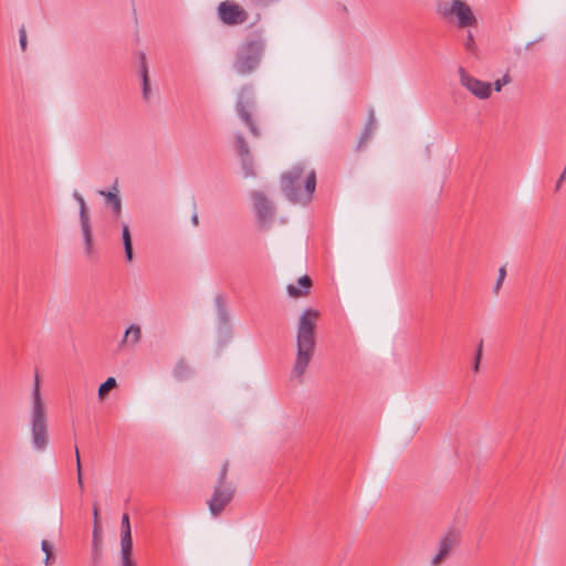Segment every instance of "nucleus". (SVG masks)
Instances as JSON below:
<instances>
[{"label": "nucleus", "mask_w": 566, "mask_h": 566, "mask_svg": "<svg viewBox=\"0 0 566 566\" xmlns=\"http://www.w3.org/2000/svg\"><path fill=\"white\" fill-rule=\"evenodd\" d=\"M119 566H137L133 557L132 532H120Z\"/></svg>", "instance_id": "4468645a"}, {"label": "nucleus", "mask_w": 566, "mask_h": 566, "mask_svg": "<svg viewBox=\"0 0 566 566\" xmlns=\"http://www.w3.org/2000/svg\"><path fill=\"white\" fill-rule=\"evenodd\" d=\"M116 387V379L114 377H109L103 382L98 388V397L103 399L105 395Z\"/></svg>", "instance_id": "4be33fe9"}, {"label": "nucleus", "mask_w": 566, "mask_h": 566, "mask_svg": "<svg viewBox=\"0 0 566 566\" xmlns=\"http://www.w3.org/2000/svg\"><path fill=\"white\" fill-rule=\"evenodd\" d=\"M376 129V118L373 112H370L368 120L366 123L365 129L359 138L357 149H361L366 146L368 140L371 138L374 132Z\"/></svg>", "instance_id": "a211bd4d"}, {"label": "nucleus", "mask_w": 566, "mask_h": 566, "mask_svg": "<svg viewBox=\"0 0 566 566\" xmlns=\"http://www.w3.org/2000/svg\"><path fill=\"white\" fill-rule=\"evenodd\" d=\"M266 49V39L256 32L248 38L235 52L233 69L241 75L255 71Z\"/></svg>", "instance_id": "20e7f679"}, {"label": "nucleus", "mask_w": 566, "mask_h": 566, "mask_svg": "<svg viewBox=\"0 0 566 566\" xmlns=\"http://www.w3.org/2000/svg\"><path fill=\"white\" fill-rule=\"evenodd\" d=\"M93 517H94V526L96 525V523L99 524V521H98V506H97V504H94V506H93Z\"/></svg>", "instance_id": "473e14b6"}, {"label": "nucleus", "mask_w": 566, "mask_h": 566, "mask_svg": "<svg viewBox=\"0 0 566 566\" xmlns=\"http://www.w3.org/2000/svg\"><path fill=\"white\" fill-rule=\"evenodd\" d=\"M437 14L459 29H472L479 25L478 17L464 0H442L437 3Z\"/></svg>", "instance_id": "39448f33"}, {"label": "nucleus", "mask_w": 566, "mask_h": 566, "mask_svg": "<svg viewBox=\"0 0 566 566\" xmlns=\"http://www.w3.org/2000/svg\"><path fill=\"white\" fill-rule=\"evenodd\" d=\"M75 458H76L77 484L82 489L83 488L82 465H81V459H80V451H78L77 447H75Z\"/></svg>", "instance_id": "b1692460"}, {"label": "nucleus", "mask_w": 566, "mask_h": 566, "mask_svg": "<svg viewBox=\"0 0 566 566\" xmlns=\"http://www.w3.org/2000/svg\"><path fill=\"white\" fill-rule=\"evenodd\" d=\"M142 339V328L137 324H132L124 333L122 340L119 342V349L127 347H135Z\"/></svg>", "instance_id": "dca6fc26"}, {"label": "nucleus", "mask_w": 566, "mask_h": 566, "mask_svg": "<svg viewBox=\"0 0 566 566\" xmlns=\"http://www.w3.org/2000/svg\"><path fill=\"white\" fill-rule=\"evenodd\" d=\"M102 545V528L98 523L93 527V539H92V546H93V558L94 560H97L99 558V551Z\"/></svg>", "instance_id": "aec40b11"}, {"label": "nucleus", "mask_w": 566, "mask_h": 566, "mask_svg": "<svg viewBox=\"0 0 566 566\" xmlns=\"http://www.w3.org/2000/svg\"><path fill=\"white\" fill-rule=\"evenodd\" d=\"M184 367H185V366H184L182 364H179V365L177 366V368H176V375H177L178 377H181V371H184Z\"/></svg>", "instance_id": "72a5a7b5"}, {"label": "nucleus", "mask_w": 566, "mask_h": 566, "mask_svg": "<svg viewBox=\"0 0 566 566\" xmlns=\"http://www.w3.org/2000/svg\"><path fill=\"white\" fill-rule=\"evenodd\" d=\"M505 277H506V269H505V266H501L499 269L497 280H496L495 285L493 287V292H494L495 295H497L499 292L501 291Z\"/></svg>", "instance_id": "5701e85b"}, {"label": "nucleus", "mask_w": 566, "mask_h": 566, "mask_svg": "<svg viewBox=\"0 0 566 566\" xmlns=\"http://www.w3.org/2000/svg\"><path fill=\"white\" fill-rule=\"evenodd\" d=\"M481 357H482V342L479 344V347L476 350L475 360H474V365H473L474 371L479 370Z\"/></svg>", "instance_id": "c756f323"}, {"label": "nucleus", "mask_w": 566, "mask_h": 566, "mask_svg": "<svg viewBox=\"0 0 566 566\" xmlns=\"http://www.w3.org/2000/svg\"><path fill=\"white\" fill-rule=\"evenodd\" d=\"M148 93H149V86H148L147 70L144 67V71H143V95L145 98H147Z\"/></svg>", "instance_id": "cd10ccee"}, {"label": "nucleus", "mask_w": 566, "mask_h": 566, "mask_svg": "<svg viewBox=\"0 0 566 566\" xmlns=\"http://www.w3.org/2000/svg\"><path fill=\"white\" fill-rule=\"evenodd\" d=\"M319 312L314 308H306L298 318L296 334V358L292 368L291 377L302 381L310 366L315 350V327Z\"/></svg>", "instance_id": "f257e3e1"}, {"label": "nucleus", "mask_w": 566, "mask_h": 566, "mask_svg": "<svg viewBox=\"0 0 566 566\" xmlns=\"http://www.w3.org/2000/svg\"><path fill=\"white\" fill-rule=\"evenodd\" d=\"M458 542V535L454 531H448L439 541L438 551L430 560V566H440L451 554Z\"/></svg>", "instance_id": "f8f14e48"}, {"label": "nucleus", "mask_w": 566, "mask_h": 566, "mask_svg": "<svg viewBox=\"0 0 566 566\" xmlns=\"http://www.w3.org/2000/svg\"><path fill=\"white\" fill-rule=\"evenodd\" d=\"M191 220H192V223H193L195 226H197V224H198V216H197V213H195V214L192 216Z\"/></svg>", "instance_id": "c9c22d12"}, {"label": "nucleus", "mask_w": 566, "mask_h": 566, "mask_svg": "<svg viewBox=\"0 0 566 566\" xmlns=\"http://www.w3.org/2000/svg\"><path fill=\"white\" fill-rule=\"evenodd\" d=\"M98 195L105 198L106 203H108L112 207V209L116 216H118L120 213L122 200L119 198L118 189H117L116 185L113 186V190H109V191L99 190Z\"/></svg>", "instance_id": "f3484780"}, {"label": "nucleus", "mask_w": 566, "mask_h": 566, "mask_svg": "<svg viewBox=\"0 0 566 566\" xmlns=\"http://www.w3.org/2000/svg\"><path fill=\"white\" fill-rule=\"evenodd\" d=\"M74 199L78 202L80 207V222L83 233V239L85 243V250L87 254H91L93 251V237H92V228H91V220L88 210L86 207V202L83 198V196L78 192L73 193Z\"/></svg>", "instance_id": "9d476101"}, {"label": "nucleus", "mask_w": 566, "mask_h": 566, "mask_svg": "<svg viewBox=\"0 0 566 566\" xmlns=\"http://www.w3.org/2000/svg\"><path fill=\"white\" fill-rule=\"evenodd\" d=\"M511 82V78L505 74L502 78L494 82L493 86L496 92H500L502 87Z\"/></svg>", "instance_id": "bb28decb"}, {"label": "nucleus", "mask_w": 566, "mask_h": 566, "mask_svg": "<svg viewBox=\"0 0 566 566\" xmlns=\"http://www.w3.org/2000/svg\"><path fill=\"white\" fill-rule=\"evenodd\" d=\"M218 19L226 25H240L248 21V11L234 0H224L218 4Z\"/></svg>", "instance_id": "6e6552de"}, {"label": "nucleus", "mask_w": 566, "mask_h": 566, "mask_svg": "<svg viewBox=\"0 0 566 566\" xmlns=\"http://www.w3.org/2000/svg\"><path fill=\"white\" fill-rule=\"evenodd\" d=\"M312 284V279L308 275H303L296 283L289 284L286 286V292L292 298L305 297L310 294Z\"/></svg>", "instance_id": "2eb2a0df"}, {"label": "nucleus", "mask_w": 566, "mask_h": 566, "mask_svg": "<svg viewBox=\"0 0 566 566\" xmlns=\"http://www.w3.org/2000/svg\"><path fill=\"white\" fill-rule=\"evenodd\" d=\"M122 241L125 249V256L128 262L133 261V243H132V234L130 229L127 223H123L122 226Z\"/></svg>", "instance_id": "6ab92c4d"}, {"label": "nucleus", "mask_w": 566, "mask_h": 566, "mask_svg": "<svg viewBox=\"0 0 566 566\" xmlns=\"http://www.w3.org/2000/svg\"><path fill=\"white\" fill-rule=\"evenodd\" d=\"M459 80L463 87H465L472 95L480 99H486L492 94V84L475 78L469 74L463 67H460Z\"/></svg>", "instance_id": "1a4fd4ad"}, {"label": "nucleus", "mask_w": 566, "mask_h": 566, "mask_svg": "<svg viewBox=\"0 0 566 566\" xmlns=\"http://www.w3.org/2000/svg\"><path fill=\"white\" fill-rule=\"evenodd\" d=\"M228 463L226 462L219 474L218 483L214 486L213 494L208 502L209 511L214 517L224 510V507L231 502L234 494V488L226 481Z\"/></svg>", "instance_id": "423d86ee"}, {"label": "nucleus", "mask_w": 566, "mask_h": 566, "mask_svg": "<svg viewBox=\"0 0 566 566\" xmlns=\"http://www.w3.org/2000/svg\"><path fill=\"white\" fill-rule=\"evenodd\" d=\"M565 178H566V166H565L564 171L562 172V175L559 176V178L556 181L555 191H559Z\"/></svg>", "instance_id": "2f4dec72"}, {"label": "nucleus", "mask_w": 566, "mask_h": 566, "mask_svg": "<svg viewBox=\"0 0 566 566\" xmlns=\"http://www.w3.org/2000/svg\"><path fill=\"white\" fill-rule=\"evenodd\" d=\"M281 189L293 203L308 205L316 189V171L306 163L292 166L281 176Z\"/></svg>", "instance_id": "f03ea898"}, {"label": "nucleus", "mask_w": 566, "mask_h": 566, "mask_svg": "<svg viewBox=\"0 0 566 566\" xmlns=\"http://www.w3.org/2000/svg\"><path fill=\"white\" fill-rule=\"evenodd\" d=\"M19 42H20V46L22 49V51H25L27 49V32H25V29L22 27L19 31Z\"/></svg>", "instance_id": "c85d7f7f"}, {"label": "nucleus", "mask_w": 566, "mask_h": 566, "mask_svg": "<svg viewBox=\"0 0 566 566\" xmlns=\"http://www.w3.org/2000/svg\"><path fill=\"white\" fill-rule=\"evenodd\" d=\"M279 1L280 0H250L251 4L258 8H266Z\"/></svg>", "instance_id": "a878e982"}, {"label": "nucleus", "mask_w": 566, "mask_h": 566, "mask_svg": "<svg viewBox=\"0 0 566 566\" xmlns=\"http://www.w3.org/2000/svg\"><path fill=\"white\" fill-rule=\"evenodd\" d=\"M254 104L255 103L252 92L249 88L243 87L239 93L235 108L240 118L248 126L251 135L254 137H260L261 130L252 118Z\"/></svg>", "instance_id": "0eeeda50"}, {"label": "nucleus", "mask_w": 566, "mask_h": 566, "mask_svg": "<svg viewBox=\"0 0 566 566\" xmlns=\"http://www.w3.org/2000/svg\"><path fill=\"white\" fill-rule=\"evenodd\" d=\"M31 443L35 451H44L49 446L48 406L41 394L39 375L34 376L29 416Z\"/></svg>", "instance_id": "7ed1b4c3"}, {"label": "nucleus", "mask_w": 566, "mask_h": 566, "mask_svg": "<svg viewBox=\"0 0 566 566\" xmlns=\"http://www.w3.org/2000/svg\"><path fill=\"white\" fill-rule=\"evenodd\" d=\"M235 151L240 158L242 169L244 170L245 177H252L255 175L254 161L251 155L249 145L241 133L234 135Z\"/></svg>", "instance_id": "9b49d317"}, {"label": "nucleus", "mask_w": 566, "mask_h": 566, "mask_svg": "<svg viewBox=\"0 0 566 566\" xmlns=\"http://www.w3.org/2000/svg\"><path fill=\"white\" fill-rule=\"evenodd\" d=\"M184 367H185V366H184L182 364H179V365L177 366V368H176V375H177L178 377H181V371H184Z\"/></svg>", "instance_id": "f704fd0d"}, {"label": "nucleus", "mask_w": 566, "mask_h": 566, "mask_svg": "<svg viewBox=\"0 0 566 566\" xmlns=\"http://www.w3.org/2000/svg\"><path fill=\"white\" fill-rule=\"evenodd\" d=\"M120 532H132L130 523H129V516L126 513L122 516V530H120Z\"/></svg>", "instance_id": "7c9ffc66"}, {"label": "nucleus", "mask_w": 566, "mask_h": 566, "mask_svg": "<svg viewBox=\"0 0 566 566\" xmlns=\"http://www.w3.org/2000/svg\"><path fill=\"white\" fill-rule=\"evenodd\" d=\"M464 49L472 53V54H476L478 52V45L475 43V40H474V35L473 33L470 31V29H468V32H467V35H465V39H464Z\"/></svg>", "instance_id": "412c9836"}, {"label": "nucleus", "mask_w": 566, "mask_h": 566, "mask_svg": "<svg viewBox=\"0 0 566 566\" xmlns=\"http://www.w3.org/2000/svg\"><path fill=\"white\" fill-rule=\"evenodd\" d=\"M253 209L260 223H269L274 216L273 203L261 191L252 192Z\"/></svg>", "instance_id": "ddd939ff"}, {"label": "nucleus", "mask_w": 566, "mask_h": 566, "mask_svg": "<svg viewBox=\"0 0 566 566\" xmlns=\"http://www.w3.org/2000/svg\"><path fill=\"white\" fill-rule=\"evenodd\" d=\"M41 547H42V551L45 553V560H44V563H45V565H49L51 558L53 557L52 546H51V544L48 541L44 539L41 543Z\"/></svg>", "instance_id": "393cba45"}]
</instances>
